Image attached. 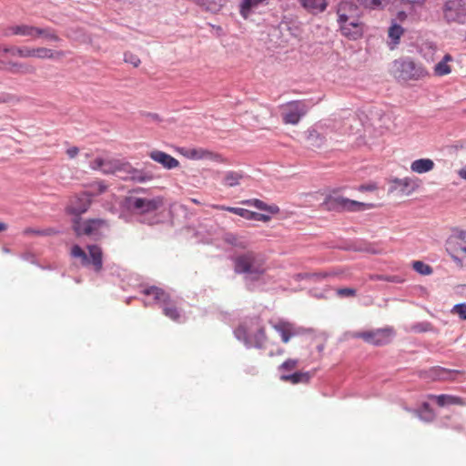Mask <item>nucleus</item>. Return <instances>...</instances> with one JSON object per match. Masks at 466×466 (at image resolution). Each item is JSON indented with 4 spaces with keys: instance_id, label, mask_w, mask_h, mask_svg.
Returning <instances> with one entry per match:
<instances>
[{
    "instance_id": "nucleus-49",
    "label": "nucleus",
    "mask_w": 466,
    "mask_h": 466,
    "mask_svg": "<svg viewBox=\"0 0 466 466\" xmlns=\"http://www.w3.org/2000/svg\"><path fill=\"white\" fill-rule=\"evenodd\" d=\"M284 350L282 348H278L277 350L274 352V351H269L268 355L270 357H274V356H277V355H283L284 354Z\"/></svg>"
},
{
    "instance_id": "nucleus-35",
    "label": "nucleus",
    "mask_w": 466,
    "mask_h": 466,
    "mask_svg": "<svg viewBox=\"0 0 466 466\" xmlns=\"http://www.w3.org/2000/svg\"><path fill=\"white\" fill-rule=\"evenodd\" d=\"M89 187L91 188L90 192H87L91 195V198L95 196L103 194L106 191L108 186L102 180L95 181L89 184Z\"/></svg>"
},
{
    "instance_id": "nucleus-18",
    "label": "nucleus",
    "mask_w": 466,
    "mask_h": 466,
    "mask_svg": "<svg viewBox=\"0 0 466 466\" xmlns=\"http://www.w3.org/2000/svg\"><path fill=\"white\" fill-rule=\"evenodd\" d=\"M0 70L13 74H27L34 68L29 64L19 60H0Z\"/></svg>"
},
{
    "instance_id": "nucleus-54",
    "label": "nucleus",
    "mask_w": 466,
    "mask_h": 466,
    "mask_svg": "<svg viewBox=\"0 0 466 466\" xmlns=\"http://www.w3.org/2000/svg\"><path fill=\"white\" fill-rule=\"evenodd\" d=\"M424 0H401L403 3L409 4H421Z\"/></svg>"
},
{
    "instance_id": "nucleus-59",
    "label": "nucleus",
    "mask_w": 466,
    "mask_h": 466,
    "mask_svg": "<svg viewBox=\"0 0 466 466\" xmlns=\"http://www.w3.org/2000/svg\"><path fill=\"white\" fill-rule=\"evenodd\" d=\"M5 99H1V98H0V104H1V103H5Z\"/></svg>"
},
{
    "instance_id": "nucleus-3",
    "label": "nucleus",
    "mask_w": 466,
    "mask_h": 466,
    "mask_svg": "<svg viewBox=\"0 0 466 466\" xmlns=\"http://www.w3.org/2000/svg\"><path fill=\"white\" fill-rule=\"evenodd\" d=\"M103 173L106 175L121 173L123 179H131L140 183L153 178L151 175H147L141 170L134 168L128 162L115 158L105 159Z\"/></svg>"
},
{
    "instance_id": "nucleus-32",
    "label": "nucleus",
    "mask_w": 466,
    "mask_h": 466,
    "mask_svg": "<svg viewBox=\"0 0 466 466\" xmlns=\"http://www.w3.org/2000/svg\"><path fill=\"white\" fill-rule=\"evenodd\" d=\"M337 13L339 17L341 14H349L352 15L353 18H356L358 14V6L351 1H342L338 6Z\"/></svg>"
},
{
    "instance_id": "nucleus-22",
    "label": "nucleus",
    "mask_w": 466,
    "mask_h": 466,
    "mask_svg": "<svg viewBox=\"0 0 466 466\" xmlns=\"http://www.w3.org/2000/svg\"><path fill=\"white\" fill-rule=\"evenodd\" d=\"M163 313L166 317L169 318L173 321H179L181 318V312L177 303L170 299V297L160 306Z\"/></svg>"
},
{
    "instance_id": "nucleus-51",
    "label": "nucleus",
    "mask_w": 466,
    "mask_h": 466,
    "mask_svg": "<svg viewBox=\"0 0 466 466\" xmlns=\"http://www.w3.org/2000/svg\"><path fill=\"white\" fill-rule=\"evenodd\" d=\"M460 177H461L462 179H466V166L463 167L462 168H461L458 172Z\"/></svg>"
},
{
    "instance_id": "nucleus-24",
    "label": "nucleus",
    "mask_w": 466,
    "mask_h": 466,
    "mask_svg": "<svg viewBox=\"0 0 466 466\" xmlns=\"http://www.w3.org/2000/svg\"><path fill=\"white\" fill-rule=\"evenodd\" d=\"M211 208L214 209H218V210L228 211L230 213L236 214V215L242 217L248 220H252V219L255 220V217L257 216V212L250 211V210L241 208L227 207L224 205H217V204L211 205Z\"/></svg>"
},
{
    "instance_id": "nucleus-46",
    "label": "nucleus",
    "mask_w": 466,
    "mask_h": 466,
    "mask_svg": "<svg viewBox=\"0 0 466 466\" xmlns=\"http://www.w3.org/2000/svg\"><path fill=\"white\" fill-rule=\"evenodd\" d=\"M79 153V148L77 147H71L66 149V155L69 158H75Z\"/></svg>"
},
{
    "instance_id": "nucleus-43",
    "label": "nucleus",
    "mask_w": 466,
    "mask_h": 466,
    "mask_svg": "<svg viewBox=\"0 0 466 466\" xmlns=\"http://www.w3.org/2000/svg\"><path fill=\"white\" fill-rule=\"evenodd\" d=\"M357 294V291L355 289L352 288H341L337 289V295L339 297H355Z\"/></svg>"
},
{
    "instance_id": "nucleus-30",
    "label": "nucleus",
    "mask_w": 466,
    "mask_h": 466,
    "mask_svg": "<svg viewBox=\"0 0 466 466\" xmlns=\"http://www.w3.org/2000/svg\"><path fill=\"white\" fill-rule=\"evenodd\" d=\"M143 293L147 296H152L154 300L160 304V306L169 298V295L162 289L155 286L145 289Z\"/></svg>"
},
{
    "instance_id": "nucleus-55",
    "label": "nucleus",
    "mask_w": 466,
    "mask_h": 466,
    "mask_svg": "<svg viewBox=\"0 0 466 466\" xmlns=\"http://www.w3.org/2000/svg\"><path fill=\"white\" fill-rule=\"evenodd\" d=\"M7 229V225L5 223L0 222V232Z\"/></svg>"
},
{
    "instance_id": "nucleus-9",
    "label": "nucleus",
    "mask_w": 466,
    "mask_h": 466,
    "mask_svg": "<svg viewBox=\"0 0 466 466\" xmlns=\"http://www.w3.org/2000/svg\"><path fill=\"white\" fill-rule=\"evenodd\" d=\"M9 34L20 35L29 38H43L49 41H56L58 39L55 32L50 28H40L29 25H17L11 26Z\"/></svg>"
},
{
    "instance_id": "nucleus-44",
    "label": "nucleus",
    "mask_w": 466,
    "mask_h": 466,
    "mask_svg": "<svg viewBox=\"0 0 466 466\" xmlns=\"http://www.w3.org/2000/svg\"><path fill=\"white\" fill-rule=\"evenodd\" d=\"M105 158L96 157L90 163V167L94 170H101L103 172Z\"/></svg>"
},
{
    "instance_id": "nucleus-38",
    "label": "nucleus",
    "mask_w": 466,
    "mask_h": 466,
    "mask_svg": "<svg viewBox=\"0 0 466 466\" xmlns=\"http://www.w3.org/2000/svg\"><path fill=\"white\" fill-rule=\"evenodd\" d=\"M403 33V28L401 25L398 24H393L389 29V36L391 40L396 44L399 42L401 35Z\"/></svg>"
},
{
    "instance_id": "nucleus-19",
    "label": "nucleus",
    "mask_w": 466,
    "mask_h": 466,
    "mask_svg": "<svg viewBox=\"0 0 466 466\" xmlns=\"http://www.w3.org/2000/svg\"><path fill=\"white\" fill-rule=\"evenodd\" d=\"M149 157L154 161L161 164L164 167L167 169H172L177 167L179 165L178 160H177L172 156L160 151V150H153L149 153Z\"/></svg>"
},
{
    "instance_id": "nucleus-39",
    "label": "nucleus",
    "mask_w": 466,
    "mask_h": 466,
    "mask_svg": "<svg viewBox=\"0 0 466 466\" xmlns=\"http://www.w3.org/2000/svg\"><path fill=\"white\" fill-rule=\"evenodd\" d=\"M370 280H383L393 283H402L404 279L399 276H388V275H370Z\"/></svg>"
},
{
    "instance_id": "nucleus-42",
    "label": "nucleus",
    "mask_w": 466,
    "mask_h": 466,
    "mask_svg": "<svg viewBox=\"0 0 466 466\" xmlns=\"http://www.w3.org/2000/svg\"><path fill=\"white\" fill-rule=\"evenodd\" d=\"M451 312L458 315L461 319L466 320V303L454 305Z\"/></svg>"
},
{
    "instance_id": "nucleus-23",
    "label": "nucleus",
    "mask_w": 466,
    "mask_h": 466,
    "mask_svg": "<svg viewBox=\"0 0 466 466\" xmlns=\"http://www.w3.org/2000/svg\"><path fill=\"white\" fill-rule=\"evenodd\" d=\"M311 378L309 372L296 371L292 374L282 373L280 375V380L284 382H289L291 384L308 383Z\"/></svg>"
},
{
    "instance_id": "nucleus-56",
    "label": "nucleus",
    "mask_w": 466,
    "mask_h": 466,
    "mask_svg": "<svg viewBox=\"0 0 466 466\" xmlns=\"http://www.w3.org/2000/svg\"><path fill=\"white\" fill-rule=\"evenodd\" d=\"M134 67H137L139 66L140 60H130Z\"/></svg>"
},
{
    "instance_id": "nucleus-4",
    "label": "nucleus",
    "mask_w": 466,
    "mask_h": 466,
    "mask_svg": "<svg viewBox=\"0 0 466 466\" xmlns=\"http://www.w3.org/2000/svg\"><path fill=\"white\" fill-rule=\"evenodd\" d=\"M446 251L460 267L466 264V230H454L445 243Z\"/></svg>"
},
{
    "instance_id": "nucleus-31",
    "label": "nucleus",
    "mask_w": 466,
    "mask_h": 466,
    "mask_svg": "<svg viewBox=\"0 0 466 466\" xmlns=\"http://www.w3.org/2000/svg\"><path fill=\"white\" fill-rule=\"evenodd\" d=\"M182 154L190 159H203V158H208L211 157L213 155L210 151L203 149V148H188V149H183Z\"/></svg>"
},
{
    "instance_id": "nucleus-8",
    "label": "nucleus",
    "mask_w": 466,
    "mask_h": 466,
    "mask_svg": "<svg viewBox=\"0 0 466 466\" xmlns=\"http://www.w3.org/2000/svg\"><path fill=\"white\" fill-rule=\"evenodd\" d=\"M6 57H33V58H54L55 52L47 48H38L37 50H29L27 48H20L15 46H1L0 58Z\"/></svg>"
},
{
    "instance_id": "nucleus-50",
    "label": "nucleus",
    "mask_w": 466,
    "mask_h": 466,
    "mask_svg": "<svg viewBox=\"0 0 466 466\" xmlns=\"http://www.w3.org/2000/svg\"><path fill=\"white\" fill-rule=\"evenodd\" d=\"M147 116L153 120V121H157V122H159L161 119L159 117V116L157 114H155V113H149L147 114Z\"/></svg>"
},
{
    "instance_id": "nucleus-21",
    "label": "nucleus",
    "mask_w": 466,
    "mask_h": 466,
    "mask_svg": "<svg viewBox=\"0 0 466 466\" xmlns=\"http://www.w3.org/2000/svg\"><path fill=\"white\" fill-rule=\"evenodd\" d=\"M428 398L430 400H434L440 407H444L447 405H458V406L465 405L464 400L459 396H453V395H449V394H441V395H429Z\"/></svg>"
},
{
    "instance_id": "nucleus-60",
    "label": "nucleus",
    "mask_w": 466,
    "mask_h": 466,
    "mask_svg": "<svg viewBox=\"0 0 466 466\" xmlns=\"http://www.w3.org/2000/svg\"><path fill=\"white\" fill-rule=\"evenodd\" d=\"M209 1H210V3H211V5H215L214 0H209Z\"/></svg>"
},
{
    "instance_id": "nucleus-53",
    "label": "nucleus",
    "mask_w": 466,
    "mask_h": 466,
    "mask_svg": "<svg viewBox=\"0 0 466 466\" xmlns=\"http://www.w3.org/2000/svg\"><path fill=\"white\" fill-rule=\"evenodd\" d=\"M299 278L304 279H313L312 273L299 274Z\"/></svg>"
},
{
    "instance_id": "nucleus-41",
    "label": "nucleus",
    "mask_w": 466,
    "mask_h": 466,
    "mask_svg": "<svg viewBox=\"0 0 466 466\" xmlns=\"http://www.w3.org/2000/svg\"><path fill=\"white\" fill-rule=\"evenodd\" d=\"M447 61L448 60H441L435 66L434 71L437 76H441L451 73V70Z\"/></svg>"
},
{
    "instance_id": "nucleus-13",
    "label": "nucleus",
    "mask_w": 466,
    "mask_h": 466,
    "mask_svg": "<svg viewBox=\"0 0 466 466\" xmlns=\"http://www.w3.org/2000/svg\"><path fill=\"white\" fill-rule=\"evenodd\" d=\"M393 334L394 330L392 328H384L370 331L356 332L352 337L362 339L365 342L374 346H382L390 341Z\"/></svg>"
},
{
    "instance_id": "nucleus-58",
    "label": "nucleus",
    "mask_w": 466,
    "mask_h": 466,
    "mask_svg": "<svg viewBox=\"0 0 466 466\" xmlns=\"http://www.w3.org/2000/svg\"><path fill=\"white\" fill-rule=\"evenodd\" d=\"M442 58L448 59V58H452V57L450 54H444Z\"/></svg>"
},
{
    "instance_id": "nucleus-26",
    "label": "nucleus",
    "mask_w": 466,
    "mask_h": 466,
    "mask_svg": "<svg viewBox=\"0 0 466 466\" xmlns=\"http://www.w3.org/2000/svg\"><path fill=\"white\" fill-rule=\"evenodd\" d=\"M456 0L447 1L443 6L444 17L448 22H461V16L457 10Z\"/></svg>"
},
{
    "instance_id": "nucleus-36",
    "label": "nucleus",
    "mask_w": 466,
    "mask_h": 466,
    "mask_svg": "<svg viewBox=\"0 0 466 466\" xmlns=\"http://www.w3.org/2000/svg\"><path fill=\"white\" fill-rule=\"evenodd\" d=\"M299 365V360L296 359H288L279 366V370L282 373H289L294 370Z\"/></svg>"
},
{
    "instance_id": "nucleus-16",
    "label": "nucleus",
    "mask_w": 466,
    "mask_h": 466,
    "mask_svg": "<svg viewBox=\"0 0 466 466\" xmlns=\"http://www.w3.org/2000/svg\"><path fill=\"white\" fill-rule=\"evenodd\" d=\"M272 327L280 335L283 343H288L293 337L299 336L305 331L303 328L297 327L289 321H279Z\"/></svg>"
},
{
    "instance_id": "nucleus-10",
    "label": "nucleus",
    "mask_w": 466,
    "mask_h": 466,
    "mask_svg": "<svg viewBox=\"0 0 466 466\" xmlns=\"http://www.w3.org/2000/svg\"><path fill=\"white\" fill-rule=\"evenodd\" d=\"M280 110L284 124L297 125L308 113L309 106L305 101L295 100L281 105Z\"/></svg>"
},
{
    "instance_id": "nucleus-1",
    "label": "nucleus",
    "mask_w": 466,
    "mask_h": 466,
    "mask_svg": "<svg viewBox=\"0 0 466 466\" xmlns=\"http://www.w3.org/2000/svg\"><path fill=\"white\" fill-rule=\"evenodd\" d=\"M235 335L239 340H243L248 347L266 349L269 341L266 336L265 328L258 318L243 321L236 329Z\"/></svg>"
},
{
    "instance_id": "nucleus-40",
    "label": "nucleus",
    "mask_w": 466,
    "mask_h": 466,
    "mask_svg": "<svg viewBox=\"0 0 466 466\" xmlns=\"http://www.w3.org/2000/svg\"><path fill=\"white\" fill-rule=\"evenodd\" d=\"M412 268L415 271L421 275H430L432 272L431 267L422 261H414Z\"/></svg>"
},
{
    "instance_id": "nucleus-48",
    "label": "nucleus",
    "mask_w": 466,
    "mask_h": 466,
    "mask_svg": "<svg viewBox=\"0 0 466 466\" xmlns=\"http://www.w3.org/2000/svg\"><path fill=\"white\" fill-rule=\"evenodd\" d=\"M255 220L268 222L270 220V217L266 214L257 213V216L255 217Z\"/></svg>"
},
{
    "instance_id": "nucleus-52",
    "label": "nucleus",
    "mask_w": 466,
    "mask_h": 466,
    "mask_svg": "<svg viewBox=\"0 0 466 466\" xmlns=\"http://www.w3.org/2000/svg\"><path fill=\"white\" fill-rule=\"evenodd\" d=\"M377 188V187L375 185H368V186H361L360 189H364V190H368V191H372V190H375Z\"/></svg>"
},
{
    "instance_id": "nucleus-34",
    "label": "nucleus",
    "mask_w": 466,
    "mask_h": 466,
    "mask_svg": "<svg viewBox=\"0 0 466 466\" xmlns=\"http://www.w3.org/2000/svg\"><path fill=\"white\" fill-rule=\"evenodd\" d=\"M197 3L208 11H218L222 5L224 0H196Z\"/></svg>"
},
{
    "instance_id": "nucleus-37",
    "label": "nucleus",
    "mask_w": 466,
    "mask_h": 466,
    "mask_svg": "<svg viewBox=\"0 0 466 466\" xmlns=\"http://www.w3.org/2000/svg\"><path fill=\"white\" fill-rule=\"evenodd\" d=\"M308 140L315 147H320L324 142V137L315 129L308 131Z\"/></svg>"
},
{
    "instance_id": "nucleus-2",
    "label": "nucleus",
    "mask_w": 466,
    "mask_h": 466,
    "mask_svg": "<svg viewBox=\"0 0 466 466\" xmlns=\"http://www.w3.org/2000/svg\"><path fill=\"white\" fill-rule=\"evenodd\" d=\"M236 273L259 277L266 272V259L262 254L247 251L234 258Z\"/></svg>"
},
{
    "instance_id": "nucleus-47",
    "label": "nucleus",
    "mask_w": 466,
    "mask_h": 466,
    "mask_svg": "<svg viewBox=\"0 0 466 466\" xmlns=\"http://www.w3.org/2000/svg\"><path fill=\"white\" fill-rule=\"evenodd\" d=\"M230 243L232 245H234L235 247H237V248H247L246 242L238 241L236 238H233V239L230 240Z\"/></svg>"
},
{
    "instance_id": "nucleus-28",
    "label": "nucleus",
    "mask_w": 466,
    "mask_h": 466,
    "mask_svg": "<svg viewBox=\"0 0 466 466\" xmlns=\"http://www.w3.org/2000/svg\"><path fill=\"white\" fill-rule=\"evenodd\" d=\"M243 205L254 207L259 210L268 211L270 214H279L280 209L277 205H268L264 201L258 198H251L243 200L241 202Z\"/></svg>"
},
{
    "instance_id": "nucleus-7",
    "label": "nucleus",
    "mask_w": 466,
    "mask_h": 466,
    "mask_svg": "<svg viewBox=\"0 0 466 466\" xmlns=\"http://www.w3.org/2000/svg\"><path fill=\"white\" fill-rule=\"evenodd\" d=\"M393 74L396 78L403 81L417 80L426 72L413 60H394Z\"/></svg>"
},
{
    "instance_id": "nucleus-25",
    "label": "nucleus",
    "mask_w": 466,
    "mask_h": 466,
    "mask_svg": "<svg viewBox=\"0 0 466 466\" xmlns=\"http://www.w3.org/2000/svg\"><path fill=\"white\" fill-rule=\"evenodd\" d=\"M245 175L242 171L229 170L225 172L222 184L227 187H238L241 184V180Z\"/></svg>"
},
{
    "instance_id": "nucleus-6",
    "label": "nucleus",
    "mask_w": 466,
    "mask_h": 466,
    "mask_svg": "<svg viewBox=\"0 0 466 466\" xmlns=\"http://www.w3.org/2000/svg\"><path fill=\"white\" fill-rule=\"evenodd\" d=\"M321 207L329 211H358L365 209L367 205L340 195L332 194L325 198Z\"/></svg>"
},
{
    "instance_id": "nucleus-12",
    "label": "nucleus",
    "mask_w": 466,
    "mask_h": 466,
    "mask_svg": "<svg viewBox=\"0 0 466 466\" xmlns=\"http://www.w3.org/2000/svg\"><path fill=\"white\" fill-rule=\"evenodd\" d=\"M338 23L342 35L349 39L357 40L363 34V24L357 17L353 18L352 15L341 14Z\"/></svg>"
},
{
    "instance_id": "nucleus-33",
    "label": "nucleus",
    "mask_w": 466,
    "mask_h": 466,
    "mask_svg": "<svg viewBox=\"0 0 466 466\" xmlns=\"http://www.w3.org/2000/svg\"><path fill=\"white\" fill-rule=\"evenodd\" d=\"M197 3L208 11H218L222 5L224 0H196Z\"/></svg>"
},
{
    "instance_id": "nucleus-45",
    "label": "nucleus",
    "mask_w": 466,
    "mask_h": 466,
    "mask_svg": "<svg viewBox=\"0 0 466 466\" xmlns=\"http://www.w3.org/2000/svg\"><path fill=\"white\" fill-rule=\"evenodd\" d=\"M336 275L337 274L335 272H328V271H320V272L312 273V277L316 280H321L328 277H332V276H336Z\"/></svg>"
},
{
    "instance_id": "nucleus-14",
    "label": "nucleus",
    "mask_w": 466,
    "mask_h": 466,
    "mask_svg": "<svg viewBox=\"0 0 466 466\" xmlns=\"http://www.w3.org/2000/svg\"><path fill=\"white\" fill-rule=\"evenodd\" d=\"M162 204L163 200L160 198L149 199L144 198L130 197L127 199L128 208L139 214L155 211L160 208Z\"/></svg>"
},
{
    "instance_id": "nucleus-11",
    "label": "nucleus",
    "mask_w": 466,
    "mask_h": 466,
    "mask_svg": "<svg viewBox=\"0 0 466 466\" xmlns=\"http://www.w3.org/2000/svg\"><path fill=\"white\" fill-rule=\"evenodd\" d=\"M73 228L77 236H98L103 228H108V223L101 218L81 221L80 218H76L74 220Z\"/></svg>"
},
{
    "instance_id": "nucleus-17",
    "label": "nucleus",
    "mask_w": 466,
    "mask_h": 466,
    "mask_svg": "<svg viewBox=\"0 0 466 466\" xmlns=\"http://www.w3.org/2000/svg\"><path fill=\"white\" fill-rule=\"evenodd\" d=\"M391 191L400 190L402 194L409 195L419 187L418 180L414 177L392 178Z\"/></svg>"
},
{
    "instance_id": "nucleus-15",
    "label": "nucleus",
    "mask_w": 466,
    "mask_h": 466,
    "mask_svg": "<svg viewBox=\"0 0 466 466\" xmlns=\"http://www.w3.org/2000/svg\"><path fill=\"white\" fill-rule=\"evenodd\" d=\"M91 203V195L87 192H82L70 198L69 204L66 207V211L79 218L88 210Z\"/></svg>"
},
{
    "instance_id": "nucleus-5",
    "label": "nucleus",
    "mask_w": 466,
    "mask_h": 466,
    "mask_svg": "<svg viewBox=\"0 0 466 466\" xmlns=\"http://www.w3.org/2000/svg\"><path fill=\"white\" fill-rule=\"evenodd\" d=\"M88 255L78 245H74L71 248V256L80 258L83 266L92 265L96 272H100L103 268V251L97 245L87 246Z\"/></svg>"
},
{
    "instance_id": "nucleus-29",
    "label": "nucleus",
    "mask_w": 466,
    "mask_h": 466,
    "mask_svg": "<svg viewBox=\"0 0 466 466\" xmlns=\"http://www.w3.org/2000/svg\"><path fill=\"white\" fill-rule=\"evenodd\" d=\"M301 5L312 13H321L327 7V0H299Z\"/></svg>"
},
{
    "instance_id": "nucleus-57",
    "label": "nucleus",
    "mask_w": 466,
    "mask_h": 466,
    "mask_svg": "<svg viewBox=\"0 0 466 466\" xmlns=\"http://www.w3.org/2000/svg\"><path fill=\"white\" fill-rule=\"evenodd\" d=\"M190 201L196 205H200L201 202L197 198H190Z\"/></svg>"
},
{
    "instance_id": "nucleus-27",
    "label": "nucleus",
    "mask_w": 466,
    "mask_h": 466,
    "mask_svg": "<svg viewBox=\"0 0 466 466\" xmlns=\"http://www.w3.org/2000/svg\"><path fill=\"white\" fill-rule=\"evenodd\" d=\"M434 162L430 158H420L410 164V170L417 174H423L434 168Z\"/></svg>"
},
{
    "instance_id": "nucleus-20",
    "label": "nucleus",
    "mask_w": 466,
    "mask_h": 466,
    "mask_svg": "<svg viewBox=\"0 0 466 466\" xmlns=\"http://www.w3.org/2000/svg\"><path fill=\"white\" fill-rule=\"evenodd\" d=\"M269 0H241L239 4V14L247 19L250 16L253 11L260 6H266Z\"/></svg>"
}]
</instances>
